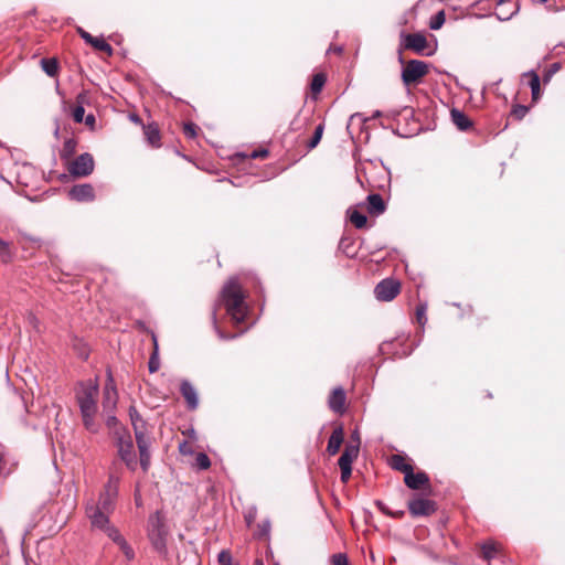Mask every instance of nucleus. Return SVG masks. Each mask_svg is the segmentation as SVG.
Here are the masks:
<instances>
[{"instance_id":"412c9836","label":"nucleus","mask_w":565,"mask_h":565,"mask_svg":"<svg viewBox=\"0 0 565 565\" xmlns=\"http://www.w3.org/2000/svg\"><path fill=\"white\" fill-rule=\"evenodd\" d=\"M523 78L527 79V84L531 88L532 100L535 103L541 97V81L537 73L530 71L523 74Z\"/></svg>"},{"instance_id":"5701e85b","label":"nucleus","mask_w":565,"mask_h":565,"mask_svg":"<svg viewBox=\"0 0 565 565\" xmlns=\"http://www.w3.org/2000/svg\"><path fill=\"white\" fill-rule=\"evenodd\" d=\"M18 242L23 249L41 247V239L26 233H20Z\"/></svg>"},{"instance_id":"423d86ee","label":"nucleus","mask_w":565,"mask_h":565,"mask_svg":"<svg viewBox=\"0 0 565 565\" xmlns=\"http://www.w3.org/2000/svg\"><path fill=\"white\" fill-rule=\"evenodd\" d=\"M86 515L92 527L94 530L103 531L107 536H109L110 530H118L116 526L110 524L109 516L111 514L95 508V505H86Z\"/></svg>"},{"instance_id":"ddd939ff","label":"nucleus","mask_w":565,"mask_h":565,"mask_svg":"<svg viewBox=\"0 0 565 565\" xmlns=\"http://www.w3.org/2000/svg\"><path fill=\"white\" fill-rule=\"evenodd\" d=\"M404 46L415 53L424 54V51L427 47V40L425 35L420 33L407 34L404 39Z\"/></svg>"},{"instance_id":"bf43d9fd","label":"nucleus","mask_w":565,"mask_h":565,"mask_svg":"<svg viewBox=\"0 0 565 565\" xmlns=\"http://www.w3.org/2000/svg\"><path fill=\"white\" fill-rule=\"evenodd\" d=\"M551 76H552V72H548V73L545 75V77H544V82H545V83H546V82H548V81H550V78H551Z\"/></svg>"},{"instance_id":"6e6552de","label":"nucleus","mask_w":565,"mask_h":565,"mask_svg":"<svg viewBox=\"0 0 565 565\" xmlns=\"http://www.w3.org/2000/svg\"><path fill=\"white\" fill-rule=\"evenodd\" d=\"M94 159L89 153H82L68 164V172L75 178H84L94 171Z\"/></svg>"},{"instance_id":"a878e982","label":"nucleus","mask_w":565,"mask_h":565,"mask_svg":"<svg viewBox=\"0 0 565 565\" xmlns=\"http://www.w3.org/2000/svg\"><path fill=\"white\" fill-rule=\"evenodd\" d=\"M351 223L359 230L364 228L367 218L364 214L360 213L356 209H349L348 211Z\"/></svg>"},{"instance_id":"7c9ffc66","label":"nucleus","mask_w":565,"mask_h":565,"mask_svg":"<svg viewBox=\"0 0 565 565\" xmlns=\"http://www.w3.org/2000/svg\"><path fill=\"white\" fill-rule=\"evenodd\" d=\"M134 429H135V435H136V441H137V445H138V449L140 450L142 448H149L150 447L149 439L146 437V435L143 433V429H141L136 424L135 420H134Z\"/></svg>"},{"instance_id":"f257e3e1","label":"nucleus","mask_w":565,"mask_h":565,"mask_svg":"<svg viewBox=\"0 0 565 565\" xmlns=\"http://www.w3.org/2000/svg\"><path fill=\"white\" fill-rule=\"evenodd\" d=\"M221 301L235 323H241L247 315L245 295L236 278L230 279L222 289Z\"/></svg>"},{"instance_id":"79ce46f5","label":"nucleus","mask_w":565,"mask_h":565,"mask_svg":"<svg viewBox=\"0 0 565 565\" xmlns=\"http://www.w3.org/2000/svg\"><path fill=\"white\" fill-rule=\"evenodd\" d=\"M268 154H269V151L267 149H259V150H254L248 154H241V156L243 158H248V159H265L268 157Z\"/></svg>"},{"instance_id":"2eb2a0df","label":"nucleus","mask_w":565,"mask_h":565,"mask_svg":"<svg viewBox=\"0 0 565 565\" xmlns=\"http://www.w3.org/2000/svg\"><path fill=\"white\" fill-rule=\"evenodd\" d=\"M115 544L118 545L119 550L122 552L127 561H131L135 557V552L132 547L128 544L125 537L120 534L119 530H110L108 536Z\"/></svg>"},{"instance_id":"bb28decb","label":"nucleus","mask_w":565,"mask_h":565,"mask_svg":"<svg viewBox=\"0 0 565 565\" xmlns=\"http://www.w3.org/2000/svg\"><path fill=\"white\" fill-rule=\"evenodd\" d=\"M145 136L151 146H153V147L160 146V131L157 128V126L148 125L145 128Z\"/></svg>"},{"instance_id":"7ed1b4c3","label":"nucleus","mask_w":565,"mask_h":565,"mask_svg":"<svg viewBox=\"0 0 565 565\" xmlns=\"http://www.w3.org/2000/svg\"><path fill=\"white\" fill-rule=\"evenodd\" d=\"M98 383L96 380H88L79 384L76 393L81 413L97 412Z\"/></svg>"},{"instance_id":"69168bd1","label":"nucleus","mask_w":565,"mask_h":565,"mask_svg":"<svg viewBox=\"0 0 565 565\" xmlns=\"http://www.w3.org/2000/svg\"><path fill=\"white\" fill-rule=\"evenodd\" d=\"M540 2H546L547 0H539Z\"/></svg>"},{"instance_id":"37998d69","label":"nucleus","mask_w":565,"mask_h":565,"mask_svg":"<svg viewBox=\"0 0 565 565\" xmlns=\"http://www.w3.org/2000/svg\"><path fill=\"white\" fill-rule=\"evenodd\" d=\"M85 109L82 105L74 107L72 116L75 122H82L84 120Z\"/></svg>"},{"instance_id":"a19ab883","label":"nucleus","mask_w":565,"mask_h":565,"mask_svg":"<svg viewBox=\"0 0 565 565\" xmlns=\"http://www.w3.org/2000/svg\"><path fill=\"white\" fill-rule=\"evenodd\" d=\"M426 310H427V307H426V305H423V303L418 305L416 308V320L420 326H424L427 321Z\"/></svg>"},{"instance_id":"9d476101","label":"nucleus","mask_w":565,"mask_h":565,"mask_svg":"<svg viewBox=\"0 0 565 565\" xmlns=\"http://www.w3.org/2000/svg\"><path fill=\"white\" fill-rule=\"evenodd\" d=\"M118 454L121 460L126 463L127 468L135 471L138 462L134 451V444L130 436L119 437L118 439Z\"/></svg>"},{"instance_id":"9b49d317","label":"nucleus","mask_w":565,"mask_h":565,"mask_svg":"<svg viewBox=\"0 0 565 565\" xmlns=\"http://www.w3.org/2000/svg\"><path fill=\"white\" fill-rule=\"evenodd\" d=\"M118 393L110 372L107 373V381L103 394V407L106 412H113L117 405Z\"/></svg>"},{"instance_id":"864d4df0","label":"nucleus","mask_w":565,"mask_h":565,"mask_svg":"<svg viewBox=\"0 0 565 565\" xmlns=\"http://www.w3.org/2000/svg\"><path fill=\"white\" fill-rule=\"evenodd\" d=\"M513 13H514V10H512L510 13L498 12L497 15L500 20H508L513 15Z\"/></svg>"},{"instance_id":"2f4dec72","label":"nucleus","mask_w":565,"mask_h":565,"mask_svg":"<svg viewBox=\"0 0 565 565\" xmlns=\"http://www.w3.org/2000/svg\"><path fill=\"white\" fill-rule=\"evenodd\" d=\"M97 412H89V414L87 413H81L82 414V417H83V423H84V426L86 427V429H88L90 433H97L98 430V426L97 424L95 423V415H96Z\"/></svg>"},{"instance_id":"0eeeda50","label":"nucleus","mask_w":565,"mask_h":565,"mask_svg":"<svg viewBox=\"0 0 565 565\" xmlns=\"http://www.w3.org/2000/svg\"><path fill=\"white\" fill-rule=\"evenodd\" d=\"M408 511L414 518L429 516L436 511V503L433 500L415 494L407 503Z\"/></svg>"},{"instance_id":"ea45409f","label":"nucleus","mask_w":565,"mask_h":565,"mask_svg":"<svg viewBox=\"0 0 565 565\" xmlns=\"http://www.w3.org/2000/svg\"><path fill=\"white\" fill-rule=\"evenodd\" d=\"M445 23V13L444 11H439L430 21L429 28L431 30H438Z\"/></svg>"},{"instance_id":"473e14b6","label":"nucleus","mask_w":565,"mask_h":565,"mask_svg":"<svg viewBox=\"0 0 565 565\" xmlns=\"http://www.w3.org/2000/svg\"><path fill=\"white\" fill-rule=\"evenodd\" d=\"M375 505L383 514L391 516V518L402 519L405 514V512L403 510H398V511L390 510L388 507L382 501H376Z\"/></svg>"},{"instance_id":"393cba45","label":"nucleus","mask_w":565,"mask_h":565,"mask_svg":"<svg viewBox=\"0 0 565 565\" xmlns=\"http://www.w3.org/2000/svg\"><path fill=\"white\" fill-rule=\"evenodd\" d=\"M77 142L74 138H68L64 141L61 150V159L70 160L76 152Z\"/></svg>"},{"instance_id":"6e6d98bb","label":"nucleus","mask_w":565,"mask_h":565,"mask_svg":"<svg viewBox=\"0 0 565 565\" xmlns=\"http://www.w3.org/2000/svg\"><path fill=\"white\" fill-rule=\"evenodd\" d=\"M106 422H107V425L110 427V426H113V425H115V424L117 423V419H116V417H115V416L109 415V416L107 417V420H106Z\"/></svg>"},{"instance_id":"4d7b16f0","label":"nucleus","mask_w":565,"mask_h":565,"mask_svg":"<svg viewBox=\"0 0 565 565\" xmlns=\"http://www.w3.org/2000/svg\"><path fill=\"white\" fill-rule=\"evenodd\" d=\"M358 439L360 440L359 434H358V431H354V433H353V435H352V440H354V441H355V444H354V445H356V444H358Z\"/></svg>"},{"instance_id":"72a5a7b5","label":"nucleus","mask_w":565,"mask_h":565,"mask_svg":"<svg viewBox=\"0 0 565 565\" xmlns=\"http://www.w3.org/2000/svg\"><path fill=\"white\" fill-rule=\"evenodd\" d=\"M90 45L100 52L107 53L108 55L113 54V47L102 38H94Z\"/></svg>"},{"instance_id":"13d9d810","label":"nucleus","mask_w":565,"mask_h":565,"mask_svg":"<svg viewBox=\"0 0 565 565\" xmlns=\"http://www.w3.org/2000/svg\"><path fill=\"white\" fill-rule=\"evenodd\" d=\"M139 454H140V455H149V454H150L149 448H142V449H140V450H139Z\"/></svg>"},{"instance_id":"4c0bfd02","label":"nucleus","mask_w":565,"mask_h":565,"mask_svg":"<svg viewBox=\"0 0 565 565\" xmlns=\"http://www.w3.org/2000/svg\"><path fill=\"white\" fill-rule=\"evenodd\" d=\"M323 125L320 124L316 127L315 129V134L312 136V138L310 139L309 143H308V147L310 149H313L318 146V143L320 142L321 138H322V134H323Z\"/></svg>"},{"instance_id":"09e8293b","label":"nucleus","mask_w":565,"mask_h":565,"mask_svg":"<svg viewBox=\"0 0 565 565\" xmlns=\"http://www.w3.org/2000/svg\"><path fill=\"white\" fill-rule=\"evenodd\" d=\"M78 33L81 38L88 44H92L95 36L89 34L87 31L83 30L82 28H78Z\"/></svg>"},{"instance_id":"cd10ccee","label":"nucleus","mask_w":565,"mask_h":565,"mask_svg":"<svg viewBox=\"0 0 565 565\" xmlns=\"http://www.w3.org/2000/svg\"><path fill=\"white\" fill-rule=\"evenodd\" d=\"M13 257L14 253L10 244L0 238V262L3 264H8L12 262Z\"/></svg>"},{"instance_id":"39448f33","label":"nucleus","mask_w":565,"mask_h":565,"mask_svg":"<svg viewBox=\"0 0 565 565\" xmlns=\"http://www.w3.org/2000/svg\"><path fill=\"white\" fill-rule=\"evenodd\" d=\"M428 63L419 60H411L402 71V82L405 86L416 85L428 74Z\"/></svg>"},{"instance_id":"c03bdc74","label":"nucleus","mask_w":565,"mask_h":565,"mask_svg":"<svg viewBox=\"0 0 565 565\" xmlns=\"http://www.w3.org/2000/svg\"><path fill=\"white\" fill-rule=\"evenodd\" d=\"M331 564L332 565H349V559L345 554L338 553V554L332 555Z\"/></svg>"},{"instance_id":"603ef678","label":"nucleus","mask_w":565,"mask_h":565,"mask_svg":"<svg viewBox=\"0 0 565 565\" xmlns=\"http://www.w3.org/2000/svg\"><path fill=\"white\" fill-rule=\"evenodd\" d=\"M179 449L182 454L186 455V454H190L191 452V446L189 445V443L186 441H183L182 444H180L179 446Z\"/></svg>"},{"instance_id":"f3484780","label":"nucleus","mask_w":565,"mask_h":565,"mask_svg":"<svg viewBox=\"0 0 565 565\" xmlns=\"http://www.w3.org/2000/svg\"><path fill=\"white\" fill-rule=\"evenodd\" d=\"M404 482L408 488L418 490L427 486L429 483V479L425 472L414 473V470L412 469L405 475Z\"/></svg>"},{"instance_id":"3c124183","label":"nucleus","mask_w":565,"mask_h":565,"mask_svg":"<svg viewBox=\"0 0 565 565\" xmlns=\"http://www.w3.org/2000/svg\"><path fill=\"white\" fill-rule=\"evenodd\" d=\"M341 470V481L342 482H348V480L350 479L351 477V473H352V468H340Z\"/></svg>"},{"instance_id":"49530a36","label":"nucleus","mask_w":565,"mask_h":565,"mask_svg":"<svg viewBox=\"0 0 565 565\" xmlns=\"http://www.w3.org/2000/svg\"><path fill=\"white\" fill-rule=\"evenodd\" d=\"M184 134L189 138H194L196 136V126L194 124H186L184 126Z\"/></svg>"},{"instance_id":"c756f323","label":"nucleus","mask_w":565,"mask_h":565,"mask_svg":"<svg viewBox=\"0 0 565 565\" xmlns=\"http://www.w3.org/2000/svg\"><path fill=\"white\" fill-rule=\"evenodd\" d=\"M42 70L51 77L55 76L58 72V64L55 58H42Z\"/></svg>"},{"instance_id":"f704fd0d","label":"nucleus","mask_w":565,"mask_h":565,"mask_svg":"<svg viewBox=\"0 0 565 565\" xmlns=\"http://www.w3.org/2000/svg\"><path fill=\"white\" fill-rule=\"evenodd\" d=\"M529 113V107L524 105L516 104L512 107L510 116L515 120H521Z\"/></svg>"},{"instance_id":"680f3d73","label":"nucleus","mask_w":565,"mask_h":565,"mask_svg":"<svg viewBox=\"0 0 565 565\" xmlns=\"http://www.w3.org/2000/svg\"><path fill=\"white\" fill-rule=\"evenodd\" d=\"M380 116H381V111L380 110L374 111V114H373L374 118L380 117Z\"/></svg>"},{"instance_id":"1a4fd4ad","label":"nucleus","mask_w":565,"mask_h":565,"mask_svg":"<svg viewBox=\"0 0 565 565\" xmlns=\"http://www.w3.org/2000/svg\"><path fill=\"white\" fill-rule=\"evenodd\" d=\"M401 291V284L393 279L386 278L380 281L375 289V298L380 301H392Z\"/></svg>"},{"instance_id":"e2e57ef3","label":"nucleus","mask_w":565,"mask_h":565,"mask_svg":"<svg viewBox=\"0 0 565 565\" xmlns=\"http://www.w3.org/2000/svg\"><path fill=\"white\" fill-rule=\"evenodd\" d=\"M268 527H269V523H268V522H266V524L264 525V529H266V530H267Z\"/></svg>"},{"instance_id":"e433bc0d","label":"nucleus","mask_w":565,"mask_h":565,"mask_svg":"<svg viewBox=\"0 0 565 565\" xmlns=\"http://www.w3.org/2000/svg\"><path fill=\"white\" fill-rule=\"evenodd\" d=\"M195 465L201 470H206L211 466V460L204 452H199L195 457Z\"/></svg>"},{"instance_id":"f8f14e48","label":"nucleus","mask_w":565,"mask_h":565,"mask_svg":"<svg viewBox=\"0 0 565 565\" xmlns=\"http://www.w3.org/2000/svg\"><path fill=\"white\" fill-rule=\"evenodd\" d=\"M68 196L77 202H92L95 199V191L88 183L77 184L70 189Z\"/></svg>"},{"instance_id":"58836bf2","label":"nucleus","mask_w":565,"mask_h":565,"mask_svg":"<svg viewBox=\"0 0 565 565\" xmlns=\"http://www.w3.org/2000/svg\"><path fill=\"white\" fill-rule=\"evenodd\" d=\"M153 342H154V351L149 360V372L150 373H154L159 370V360H158V355H157L158 354V345H157L156 338H153Z\"/></svg>"},{"instance_id":"f03ea898","label":"nucleus","mask_w":565,"mask_h":565,"mask_svg":"<svg viewBox=\"0 0 565 565\" xmlns=\"http://www.w3.org/2000/svg\"><path fill=\"white\" fill-rule=\"evenodd\" d=\"M168 527L163 515L157 511L150 515L148 522V537L153 548L161 555L167 554Z\"/></svg>"},{"instance_id":"0e129e2a","label":"nucleus","mask_w":565,"mask_h":565,"mask_svg":"<svg viewBox=\"0 0 565 565\" xmlns=\"http://www.w3.org/2000/svg\"><path fill=\"white\" fill-rule=\"evenodd\" d=\"M508 4H511L513 7V10L515 11L514 4H512L511 1H508Z\"/></svg>"},{"instance_id":"4be33fe9","label":"nucleus","mask_w":565,"mask_h":565,"mask_svg":"<svg viewBox=\"0 0 565 565\" xmlns=\"http://www.w3.org/2000/svg\"><path fill=\"white\" fill-rule=\"evenodd\" d=\"M451 120L459 130L466 131L472 126L470 118L459 109H451Z\"/></svg>"},{"instance_id":"a211bd4d","label":"nucleus","mask_w":565,"mask_h":565,"mask_svg":"<svg viewBox=\"0 0 565 565\" xmlns=\"http://www.w3.org/2000/svg\"><path fill=\"white\" fill-rule=\"evenodd\" d=\"M180 392L186 401L190 409H195L199 405L198 394L194 386L186 380L181 382Z\"/></svg>"},{"instance_id":"dca6fc26","label":"nucleus","mask_w":565,"mask_h":565,"mask_svg":"<svg viewBox=\"0 0 565 565\" xmlns=\"http://www.w3.org/2000/svg\"><path fill=\"white\" fill-rule=\"evenodd\" d=\"M347 396L342 387H335L329 396V407L339 414L344 412Z\"/></svg>"},{"instance_id":"20e7f679","label":"nucleus","mask_w":565,"mask_h":565,"mask_svg":"<svg viewBox=\"0 0 565 565\" xmlns=\"http://www.w3.org/2000/svg\"><path fill=\"white\" fill-rule=\"evenodd\" d=\"M118 484L119 478L115 476H110L107 484L104 488V491L100 493L97 502L89 503L90 505H95V508L106 511L113 514L115 510V503L118 495Z\"/></svg>"},{"instance_id":"de8ad7c7","label":"nucleus","mask_w":565,"mask_h":565,"mask_svg":"<svg viewBox=\"0 0 565 565\" xmlns=\"http://www.w3.org/2000/svg\"><path fill=\"white\" fill-rule=\"evenodd\" d=\"M140 466L143 471H147L150 466V454L149 455H140Z\"/></svg>"},{"instance_id":"c85d7f7f","label":"nucleus","mask_w":565,"mask_h":565,"mask_svg":"<svg viewBox=\"0 0 565 565\" xmlns=\"http://www.w3.org/2000/svg\"><path fill=\"white\" fill-rule=\"evenodd\" d=\"M498 551V545L493 541L484 542L481 545V555L486 561H490L491 558H493L497 555Z\"/></svg>"},{"instance_id":"4468645a","label":"nucleus","mask_w":565,"mask_h":565,"mask_svg":"<svg viewBox=\"0 0 565 565\" xmlns=\"http://www.w3.org/2000/svg\"><path fill=\"white\" fill-rule=\"evenodd\" d=\"M365 205L369 214L374 216L383 214L386 210V204L383 198L377 193L369 194Z\"/></svg>"},{"instance_id":"b1692460","label":"nucleus","mask_w":565,"mask_h":565,"mask_svg":"<svg viewBox=\"0 0 565 565\" xmlns=\"http://www.w3.org/2000/svg\"><path fill=\"white\" fill-rule=\"evenodd\" d=\"M391 466L393 469L398 470V471L403 472L404 475H406L407 472H409L413 469L412 465L407 463L405 458L402 457L401 455L392 456Z\"/></svg>"},{"instance_id":"a18cd8bd","label":"nucleus","mask_w":565,"mask_h":565,"mask_svg":"<svg viewBox=\"0 0 565 565\" xmlns=\"http://www.w3.org/2000/svg\"><path fill=\"white\" fill-rule=\"evenodd\" d=\"M217 561L218 565H232V555L228 551H221Z\"/></svg>"},{"instance_id":"c9c22d12","label":"nucleus","mask_w":565,"mask_h":565,"mask_svg":"<svg viewBox=\"0 0 565 565\" xmlns=\"http://www.w3.org/2000/svg\"><path fill=\"white\" fill-rule=\"evenodd\" d=\"M326 83V77L323 74H316L313 77H312V81H311V90L312 93L317 94V93H320L323 85Z\"/></svg>"},{"instance_id":"aec40b11","label":"nucleus","mask_w":565,"mask_h":565,"mask_svg":"<svg viewBox=\"0 0 565 565\" xmlns=\"http://www.w3.org/2000/svg\"><path fill=\"white\" fill-rule=\"evenodd\" d=\"M343 437L344 433L342 426H339L333 429L327 446V451L330 456H334L335 454H338L343 443Z\"/></svg>"},{"instance_id":"8fccbe9b","label":"nucleus","mask_w":565,"mask_h":565,"mask_svg":"<svg viewBox=\"0 0 565 565\" xmlns=\"http://www.w3.org/2000/svg\"><path fill=\"white\" fill-rule=\"evenodd\" d=\"M130 417H131V422L134 423V420L136 422V424L142 429L143 428V422L142 419L139 417V415L137 414V412L135 409H130Z\"/></svg>"},{"instance_id":"5fc2aeb1","label":"nucleus","mask_w":565,"mask_h":565,"mask_svg":"<svg viewBox=\"0 0 565 565\" xmlns=\"http://www.w3.org/2000/svg\"><path fill=\"white\" fill-rule=\"evenodd\" d=\"M85 124L87 126H94L95 124V116L93 114H89L85 117Z\"/></svg>"},{"instance_id":"6ab92c4d","label":"nucleus","mask_w":565,"mask_h":565,"mask_svg":"<svg viewBox=\"0 0 565 565\" xmlns=\"http://www.w3.org/2000/svg\"><path fill=\"white\" fill-rule=\"evenodd\" d=\"M360 449V441L356 445H348L339 458L338 465L340 468H352L353 460L358 457Z\"/></svg>"},{"instance_id":"052dcab7","label":"nucleus","mask_w":565,"mask_h":565,"mask_svg":"<svg viewBox=\"0 0 565 565\" xmlns=\"http://www.w3.org/2000/svg\"><path fill=\"white\" fill-rule=\"evenodd\" d=\"M553 70H551L550 72H552V74L558 70V64H553Z\"/></svg>"}]
</instances>
